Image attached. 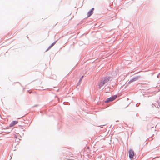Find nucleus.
Instances as JSON below:
<instances>
[{
	"label": "nucleus",
	"instance_id": "obj_1",
	"mask_svg": "<svg viewBox=\"0 0 160 160\" xmlns=\"http://www.w3.org/2000/svg\"><path fill=\"white\" fill-rule=\"evenodd\" d=\"M108 78H106L101 80L99 83L98 85L99 88H101L104 85L109 81Z\"/></svg>",
	"mask_w": 160,
	"mask_h": 160
},
{
	"label": "nucleus",
	"instance_id": "obj_2",
	"mask_svg": "<svg viewBox=\"0 0 160 160\" xmlns=\"http://www.w3.org/2000/svg\"><path fill=\"white\" fill-rule=\"evenodd\" d=\"M117 97V95H114L112 96L109 98H107L105 101V102L106 103H108L116 99Z\"/></svg>",
	"mask_w": 160,
	"mask_h": 160
},
{
	"label": "nucleus",
	"instance_id": "obj_3",
	"mask_svg": "<svg viewBox=\"0 0 160 160\" xmlns=\"http://www.w3.org/2000/svg\"><path fill=\"white\" fill-rule=\"evenodd\" d=\"M129 157L132 159L133 158L134 156V151L132 149H130L129 151Z\"/></svg>",
	"mask_w": 160,
	"mask_h": 160
},
{
	"label": "nucleus",
	"instance_id": "obj_4",
	"mask_svg": "<svg viewBox=\"0 0 160 160\" xmlns=\"http://www.w3.org/2000/svg\"><path fill=\"white\" fill-rule=\"evenodd\" d=\"M18 122L16 121H14L13 122H12L11 123L10 125V127H12L15 125L16 124H17Z\"/></svg>",
	"mask_w": 160,
	"mask_h": 160
},
{
	"label": "nucleus",
	"instance_id": "obj_5",
	"mask_svg": "<svg viewBox=\"0 0 160 160\" xmlns=\"http://www.w3.org/2000/svg\"><path fill=\"white\" fill-rule=\"evenodd\" d=\"M138 77H135V78L132 79L131 80L129 81V82H130V83L132 82H133L134 81H135L137 80H138Z\"/></svg>",
	"mask_w": 160,
	"mask_h": 160
},
{
	"label": "nucleus",
	"instance_id": "obj_6",
	"mask_svg": "<svg viewBox=\"0 0 160 160\" xmlns=\"http://www.w3.org/2000/svg\"><path fill=\"white\" fill-rule=\"evenodd\" d=\"M92 13L93 12H92V11H89L88 13V17H89Z\"/></svg>",
	"mask_w": 160,
	"mask_h": 160
},
{
	"label": "nucleus",
	"instance_id": "obj_7",
	"mask_svg": "<svg viewBox=\"0 0 160 160\" xmlns=\"http://www.w3.org/2000/svg\"><path fill=\"white\" fill-rule=\"evenodd\" d=\"M56 43V42H53L52 44L50 46H49V48H48V49H50L51 48H52L54 44Z\"/></svg>",
	"mask_w": 160,
	"mask_h": 160
},
{
	"label": "nucleus",
	"instance_id": "obj_8",
	"mask_svg": "<svg viewBox=\"0 0 160 160\" xmlns=\"http://www.w3.org/2000/svg\"><path fill=\"white\" fill-rule=\"evenodd\" d=\"M94 10V8H93L90 10V11H92V12H93V11Z\"/></svg>",
	"mask_w": 160,
	"mask_h": 160
},
{
	"label": "nucleus",
	"instance_id": "obj_9",
	"mask_svg": "<svg viewBox=\"0 0 160 160\" xmlns=\"http://www.w3.org/2000/svg\"><path fill=\"white\" fill-rule=\"evenodd\" d=\"M83 76H82L81 78L80 79V81H81L82 79L83 78Z\"/></svg>",
	"mask_w": 160,
	"mask_h": 160
},
{
	"label": "nucleus",
	"instance_id": "obj_10",
	"mask_svg": "<svg viewBox=\"0 0 160 160\" xmlns=\"http://www.w3.org/2000/svg\"><path fill=\"white\" fill-rule=\"evenodd\" d=\"M29 93H31V92H29Z\"/></svg>",
	"mask_w": 160,
	"mask_h": 160
}]
</instances>
